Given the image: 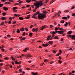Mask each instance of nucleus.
<instances>
[{
	"instance_id": "48",
	"label": "nucleus",
	"mask_w": 75,
	"mask_h": 75,
	"mask_svg": "<svg viewBox=\"0 0 75 75\" xmlns=\"http://www.w3.org/2000/svg\"><path fill=\"white\" fill-rule=\"evenodd\" d=\"M61 41H64V38H61Z\"/></svg>"
},
{
	"instance_id": "6",
	"label": "nucleus",
	"mask_w": 75,
	"mask_h": 75,
	"mask_svg": "<svg viewBox=\"0 0 75 75\" xmlns=\"http://www.w3.org/2000/svg\"><path fill=\"white\" fill-rule=\"evenodd\" d=\"M65 30H60L58 31V34H62V33H64V32Z\"/></svg>"
},
{
	"instance_id": "2",
	"label": "nucleus",
	"mask_w": 75,
	"mask_h": 75,
	"mask_svg": "<svg viewBox=\"0 0 75 75\" xmlns=\"http://www.w3.org/2000/svg\"><path fill=\"white\" fill-rule=\"evenodd\" d=\"M46 16L45 14L39 13L38 15V18L39 20L44 18Z\"/></svg>"
},
{
	"instance_id": "58",
	"label": "nucleus",
	"mask_w": 75,
	"mask_h": 75,
	"mask_svg": "<svg viewBox=\"0 0 75 75\" xmlns=\"http://www.w3.org/2000/svg\"><path fill=\"white\" fill-rule=\"evenodd\" d=\"M69 75H72V73L70 72L69 73Z\"/></svg>"
},
{
	"instance_id": "3",
	"label": "nucleus",
	"mask_w": 75,
	"mask_h": 75,
	"mask_svg": "<svg viewBox=\"0 0 75 75\" xmlns=\"http://www.w3.org/2000/svg\"><path fill=\"white\" fill-rule=\"evenodd\" d=\"M25 57L27 59H29V58L31 57H32V56H31V54L29 53L27 54H26Z\"/></svg>"
},
{
	"instance_id": "46",
	"label": "nucleus",
	"mask_w": 75,
	"mask_h": 75,
	"mask_svg": "<svg viewBox=\"0 0 75 75\" xmlns=\"http://www.w3.org/2000/svg\"><path fill=\"white\" fill-rule=\"evenodd\" d=\"M33 26H34V25H30V28H32V27H33Z\"/></svg>"
},
{
	"instance_id": "15",
	"label": "nucleus",
	"mask_w": 75,
	"mask_h": 75,
	"mask_svg": "<svg viewBox=\"0 0 75 75\" xmlns=\"http://www.w3.org/2000/svg\"><path fill=\"white\" fill-rule=\"evenodd\" d=\"M50 33H51V34H56V32L55 31H51L50 32Z\"/></svg>"
},
{
	"instance_id": "61",
	"label": "nucleus",
	"mask_w": 75,
	"mask_h": 75,
	"mask_svg": "<svg viewBox=\"0 0 75 75\" xmlns=\"http://www.w3.org/2000/svg\"><path fill=\"white\" fill-rule=\"evenodd\" d=\"M75 71L74 70H73L72 71V73H75Z\"/></svg>"
},
{
	"instance_id": "54",
	"label": "nucleus",
	"mask_w": 75,
	"mask_h": 75,
	"mask_svg": "<svg viewBox=\"0 0 75 75\" xmlns=\"http://www.w3.org/2000/svg\"><path fill=\"white\" fill-rule=\"evenodd\" d=\"M9 1L10 2H13V1L12 0H9Z\"/></svg>"
},
{
	"instance_id": "32",
	"label": "nucleus",
	"mask_w": 75,
	"mask_h": 75,
	"mask_svg": "<svg viewBox=\"0 0 75 75\" xmlns=\"http://www.w3.org/2000/svg\"><path fill=\"white\" fill-rule=\"evenodd\" d=\"M61 54V53H58L57 55H56V56L57 57H58V56H59V54Z\"/></svg>"
},
{
	"instance_id": "42",
	"label": "nucleus",
	"mask_w": 75,
	"mask_h": 75,
	"mask_svg": "<svg viewBox=\"0 0 75 75\" xmlns=\"http://www.w3.org/2000/svg\"><path fill=\"white\" fill-rule=\"evenodd\" d=\"M25 18L26 19H29V18H30V17L27 16V17H25Z\"/></svg>"
},
{
	"instance_id": "52",
	"label": "nucleus",
	"mask_w": 75,
	"mask_h": 75,
	"mask_svg": "<svg viewBox=\"0 0 75 75\" xmlns=\"http://www.w3.org/2000/svg\"><path fill=\"white\" fill-rule=\"evenodd\" d=\"M15 5H16V6H18V5H19V4H18V3H17L16 4H15Z\"/></svg>"
},
{
	"instance_id": "21",
	"label": "nucleus",
	"mask_w": 75,
	"mask_h": 75,
	"mask_svg": "<svg viewBox=\"0 0 75 75\" xmlns=\"http://www.w3.org/2000/svg\"><path fill=\"white\" fill-rule=\"evenodd\" d=\"M59 38H58V36H55L54 37V40H55V39H59Z\"/></svg>"
},
{
	"instance_id": "13",
	"label": "nucleus",
	"mask_w": 75,
	"mask_h": 75,
	"mask_svg": "<svg viewBox=\"0 0 75 75\" xmlns=\"http://www.w3.org/2000/svg\"><path fill=\"white\" fill-rule=\"evenodd\" d=\"M33 33H29V35L30 37H31L33 36Z\"/></svg>"
},
{
	"instance_id": "5",
	"label": "nucleus",
	"mask_w": 75,
	"mask_h": 75,
	"mask_svg": "<svg viewBox=\"0 0 75 75\" xmlns=\"http://www.w3.org/2000/svg\"><path fill=\"white\" fill-rule=\"evenodd\" d=\"M37 13H35L34 14V15L32 16V18H35V19H37V18L35 17V16H37Z\"/></svg>"
},
{
	"instance_id": "56",
	"label": "nucleus",
	"mask_w": 75,
	"mask_h": 75,
	"mask_svg": "<svg viewBox=\"0 0 75 75\" xmlns=\"http://www.w3.org/2000/svg\"><path fill=\"white\" fill-rule=\"evenodd\" d=\"M36 13H37V14H39L40 13V11H38Z\"/></svg>"
},
{
	"instance_id": "39",
	"label": "nucleus",
	"mask_w": 75,
	"mask_h": 75,
	"mask_svg": "<svg viewBox=\"0 0 75 75\" xmlns=\"http://www.w3.org/2000/svg\"><path fill=\"white\" fill-rule=\"evenodd\" d=\"M58 30V27H56L55 29V31H56L57 30Z\"/></svg>"
},
{
	"instance_id": "22",
	"label": "nucleus",
	"mask_w": 75,
	"mask_h": 75,
	"mask_svg": "<svg viewBox=\"0 0 75 75\" xmlns=\"http://www.w3.org/2000/svg\"><path fill=\"white\" fill-rule=\"evenodd\" d=\"M62 19H67L68 18L67 17L64 16L62 17Z\"/></svg>"
},
{
	"instance_id": "31",
	"label": "nucleus",
	"mask_w": 75,
	"mask_h": 75,
	"mask_svg": "<svg viewBox=\"0 0 75 75\" xmlns=\"http://www.w3.org/2000/svg\"><path fill=\"white\" fill-rule=\"evenodd\" d=\"M4 59L6 60H8V57H5L4 58Z\"/></svg>"
},
{
	"instance_id": "57",
	"label": "nucleus",
	"mask_w": 75,
	"mask_h": 75,
	"mask_svg": "<svg viewBox=\"0 0 75 75\" xmlns=\"http://www.w3.org/2000/svg\"><path fill=\"white\" fill-rule=\"evenodd\" d=\"M13 24H16V21H13Z\"/></svg>"
},
{
	"instance_id": "23",
	"label": "nucleus",
	"mask_w": 75,
	"mask_h": 75,
	"mask_svg": "<svg viewBox=\"0 0 75 75\" xmlns=\"http://www.w3.org/2000/svg\"><path fill=\"white\" fill-rule=\"evenodd\" d=\"M19 20H23V19H24V18L19 17Z\"/></svg>"
},
{
	"instance_id": "44",
	"label": "nucleus",
	"mask_w": 75,
	"mask_h": 75,
	"mask_svg": "<svg viewBox=\"0 0 75 75\" xmlns=\"http://www.w3.org/2000/svg\"><path fill=\"white\" fill-rule=\"evenodd\" d=\"M1 50L2 51H3V52H4V51H5V50H4V49H1Z\"/></svg>"
},
{
	"instance_id": "41",
	"label": "nucleus",
	"mask_w": 75,
	"mask_h": 75,
	"mask_svg": "<svg viewBox=\"0 0 75 75\" xmlns=\"http://www.w3.org/2000/svg\"><path fill=\"white\" fill-rule=\"evenodd\" d=\"M10 2H6L5 3V4H10Z\"/></svg>"
},
{
	"instance_id": "18",
	"label": "nucleus",
	"mask_w": 75,
	"mask_h": 75,
	"mask_svg": "<svg viewBox=\"0 0 75 75\" xmlns=\"http://www.w3.org/2000/svg\"><path fill=\"white\" fill-rule=\"evenodd\" d=\"M16 31L18 34H19V33H20V30L19 29H18Z\"/></svg>"
},
{
	"instance_id": "55",
	"label": "nucleus",
	"mask_w": 75,
	"mask_h": 75,
	"mask_svg": "<svg viewBox=\"0 0 75 75\" xmlns=\"http://www.w3.org/2000/svg\"><path fill=\"white\" fill-rule=\"evenodd\" d=\"M75 16V13H73L72 14V16H73V17Z\"/></svg>"
},
{
	"instance_id": "25",
	"label": "nucleus",
	"mask_w": 75,
	"mask_h": 75,
	"mask_svg": "<svg viewBox=\"0 0 75 75\" xmlns=\"http://www.w3.org/2000/svg\"><path fill=\"white\" fill-rule=\"evenodd\" d=\"M17 7H15L13 8V10H17Z\"/></svg>"
},
{
	"instance_id": "9",
	"label": "nucleus",
	"mask_w": 75,
	"mask_h": 75,
	"mask_svg": "<svg viewBox=\"0 0 75 75\" xmlns=\"http://www.w3.org/2000/svg\"><path fill=\"white\" fill-rule=\"evenodd\" d=\"M31 74L33 75H37L38 74V73L37 72H36V73L32 72Z\"/></svg>"
},
{
	"instance_id": "4",
	"label": "nucleus",
	"mask_w": 75,
	"mask_h": 75,
	"mask_svg": "<svg viewBox=\"0 0 75 75\" xmlns=\"http://www.w3.org/2000/svg\"><path fill=\"white\" fill-rule=\"evenodd\" d=\"M47 27L46 25H44L41 28V29L40 30V31H41V30H44V28H47Z\"/></svg>"
},
{
	"instance_id": "59",
	"label": "nucleus",
	"mask_w": 75,
	"mask_h": 75,
	"mask_svg": "<svg viewBox=\"0 0 75 75\" xmlns=\"http://www.w3.org/2000/svg\"><path fill=\"white\" fill-rule=\"evenodd\" d=\"M59 59H61V57L60 56H59Z\"/></svg>"
},
{
	"instance_id": "38",
	"label": "nucleus",
	"mask_w": 75,
	"mask_h": 75,
	"mask_svg": "<svg viewBox=\"0 0 75 75\" xmlns=\"http://www.w3.org/2000/svg\"><path fill=\"white\" fill-rule=\"evenodd\" d=\"M58 62L60 64H61L62 63V62L59 60H58Z\"/></svg>"
},
{
	"instance_id": "33",
	"label": "nucleus",
	"mask_w": 75,
	"mask_h": 75,
	"mask_svg": "<svg viewBox=\"0 0 75 75\" xmlns=\"http://www.w3.org/2000/svg\"><path fill=\"white\" fill-rule=\"evenodd\" d=\"M32 30L33 31V32H35V28H33Z\"/></svg>"
},
{
	"instance_id": "40",
	"label": "nucleus",
	"mask_w": 75,
	"mask_h": 75,
	"mask_svg": "<svg viewBox=\"0 0 75 75\" xmlns=\"http://www.w3.org/2000/svg\"><path fill=\"white\" fill-rule=\"evenodd\" d=\"M19 72H22V69H19Z\"/></svg>"
},
{
	"instance_id": "43",
	"label": "nucleus",
	"mask_w": 75,
	"mask_h": 75,
	"mask_svg": "<svg viewBox=\"0 0 75 75\" xmlns=\"http://www.w3.org/2000/svg\"><path fill=\"white\" fill-rule=\"evenodd\" d=\"M38 28H36L35 29V30L36 31V32H37V31H38Z\"/></svg>"
},
{
	"instance_id": "10",
	"label": "nucleus",
	"mask_w": 75,
	"mask_h": 75,
	"mask_svg": "<svg viewBox=\"0 0 75 75\" xmlns=\"http://www.w3.org/2000/svg\"><path fill=\"white\" fill-rule=\"evenodd\" d=\"M3 9H4V10L5 11H7V10H8V8L3 7Z\"/></svg>"
},
{
	"instance_id": "49",
	"label": "nucleus",
	"mask_w": 75,
	"mask_h": 75,
	"mask_svg": "<svg viewBox=\"0 0 75 75\" xmlns=\"http://www.w3.org/2000/svg\"><path fill=\"white\" fill-rule=\"evenodd\" d=\"M74 8H75V6H73V7H72L71 8V10H72V9H74Z\"/></svg>"
},
{
	"instance_id": "64",
	"label": "nucleus",
	"mask_w": 75,
	"mask_h": 75,
	"mask_svg": "<svg viewBox=\"0 0 75 75\" xmlns=\"http://www.w3.org/2000/svg\"><path fill=\"white\" fill-rule=\"evenodd\" d=\"M7 36V37H10V35H8Z\"/></svg>"
},
{
	"instance_id": "14",
	"label": "nucleus",
	"mask_w": 75,
	"mask_h": 75,
	"mask_svg": "<svg viewBox=\"0 0 75 75\" xmlns=\"http://www.w3.org/2000/svg\"><path fill=\"white\" fill-rule=\"evenodd\" d=\"M1 18L2 20H6L7 19V18L3 17H2Z\"/></svg>"
},
{
	"instance_id": "51",
	"label": "nucleus",
	"mask_w": 75,
	"mask_h": 75,
	"mask_svg": "<svg viewBox=\"0 0 75 75\" xmlns=\"http://www.w3.org/2000/svg\"><path fill=\"white\" fill-rule=\"evenodd\" d=\"M64 11H66V13H68L69 12V11H68V10H66Z\"/></svg>"
},
{
	"instance_id": "28",
	"label": "nucleus",
	"mask_w": 75,
	"mask_h": 75,
	"mask_svg": "<svg viewBox=\"0 0 75 75\" xmlns=\"http://www.w3.org/2000/svg\"><path fill=\"white\" fill-rule=\"evenodd\" d=\"M26 1L28 3H30L31 1V0H26Z\"/></svg>"
},
{
	"instance_id": "62",
	"label": "nucleus",
	"mask_w": 75,
	"mask_h": 75,
	"mask_svg": "<svg viewBox=\"0 0 75 75\" xmlns=\"http://www.w3.org/2000/svg\"><path fill=\"white\" fill-rule=\"evenodd\" d=\"M13 11H14V12H17V10H13Z\"/></svg>"
},
{
	"instance_id": "11",
	"label": "nucleus",
	"mask_w": 75,
	"mask_h": 75,
	"mask_svg": "<svg viewBox=\"0 0 75 75\" xmlns=\"http://www.w3.org/2000/svg\"><path fill=\"white\" fill-rule=\"evenodd\" d=\"M71 39L72 40H75V35H73L72 36Z\"/></svg>"
},
{
	"instance_id": "34",
	"label": "nucleus",
	"mask_w": 75,
	"mask_h": 75,
	"mask_svg": "<svg viewBox=\"0 0 75 75\" xmlns=\"http://www.w3.org/2000/svg\"><path fill=\"white\" fill-rule=\"evenodd\" d=\"M25 33L23 32V34L22 35L23 36H25Z\"/></svg>"
},
{
	"instance_id": "20",
	"label": "nucleus",
	"mask_w": 75,
	"mask_h": 75,
	"mask_svg": "<svg viewBox=\"0 0 75 75\" xmlns=\"http://www.w3.org/2000/svg\"><path fill=\"white\" fill-rule=\"evenodd\" d=\"M68 23L67 22H66L65 23V24L64 25L65 26V27H67V26L68 25Z\"/></svg>"
},
{
	"instance_id": "30",
	"label": "nucleus",
	"mask_w": 75,
	"mask_h": 75,
	"mask_svg": "<svg viewBox=\"0 0 75 75\" xmlns=\"http://www.w3.org/2000/svg\"><path fill=\"white\" fill-rule=\"evenodd\" d=\"M54 1H54V0H53L52 1H51L50 4H52V3H54Z\"/></svg>"
},
{
	"instance_id": "36",
	"label": "nucleus",
	"mask_w": 75,
	"mask_h": 75,
	"mask_svg": "<svg viewBox=\"0 0 75 75\" xmlns=\"http://www.w3.org/2000/svg\"><path fill=\"white\" fill-rule=\"evenodd\" d=\"M4 25V22H2L1 23L0 25Z\"/></svg>"
},
{
	"instance_id": "35",
	"label": "nucleus",
	"mask_w": 75,
	"mask_h": 75,
	"mask_svg": "<svg viewBox=\"0 0 75 75\" xmlns=\"http://www.w3.org/2000/svg\"><path fill=\"white\" fill-rule=\"evenodd\" d=\"M60 22H61V23H64V21L62 20V21H61Z\"/></svg>"
},
{
	"instance_id": "29",
	"label": "nucleus",
	"mask_w": 75,
	"mask_h": 75,
	"mask_svg": "<svg viewBox=\"0 0 75 75\" xmlns=\"http://www.w3.org/2000/svg\"><path fill=\"white\" fill-rule=\"evenodd\" d=\"M2 14L3 16H6V12L3 13Z\"/></svg>"
},
{
	"instance_id": "12",
	"label": "nucleus",
	"mask_w": 75,
	"mask_h": 75,
	"mask_svg": "<svg viewBox=\"0 0 75 75\" xmlns=\"http://www.w3.org/2000/svg\"><path fill=\"white\" fill-rule=\"evenodd\" d=\"M24 30H25V28H22L20 29V31H24Z\"/></svg>"
},
{
	"instance_id": "63",
	"label": "nucleus",
	"mask_w": 75,
	"mask_h": 75,
	"mask_svg": "<svg viewBox=\"0 0 75 75\" xmlns=\"http://www.w3.org/2000/svg\"><path fill=\"white\" fill-rule=\"evenodd\" d=\"M33 12H35L36 11V10L35 9H34V10H33Z\"/></svg>"
},
{
	"instance_id": "50",
	"label": "nucleus",
	"mask_w": 75,
	"mask_h": 75,
	"mask_svg": "<svg viewBox=\"0 0 75 75\" xmlns=\"http://www.w3.org/2000/svg\"><path fill=\"white\" fill-rule=\"evenodd\" d=\"M59 30H64V29L62 28H60V29H59Z\"/></svg>"
},
{
	"instance_id": "17",
	"label": "nucleus",
	"mask_w": 75,
	"mask_h": 75,
	"mask_svg": "<svg viewBox=\"0 0 75 75\" xmlns=\"http://www.w3.org/2000/svg\"><path fill=\"white\" fill-rule=\"evenodd\" d=\"M49 43L50 44H51V45H52L53 42H52L51 41H50L49 42Z\"/></svg>"
},
{
	"instance_id": "24",
	"label": "nucleus",
	"mask_w": 75,
	"mask_h": 75,
	"mask_svg": "<svg viewBox=\"0 0 75 75\" xmlns=\"http://www.w3.org/2000/svg\"><path fill=\"white\" fill-rule=\"evenodd\" d=\"M53 52L54 54H55L57 52V50H54L53 51Z\"/></svg>"
},
{
	"instance_id": "37",
	"label": "nucleus",
	"mask_w": 75,
	"mask_h": 75,
	"mask_svg": "<svg viewBox=\"0 0 75 75\" xmlns=\"http://www.w3.org/2000/svg\"><path fill=\"white\" fill-rule=\"evenodd\" d=\"M3 4H0V7H3Z\"/></svg>"
},
{
	"instance_id": "16",
	"label": "nucleus",
	"mask_w": 75,
	"mask_h": 75,
	"mask_svg": "<svg viewBox=\"0 0 75 75\" xmlns=\"http://www.w3.org/2000/svg\"><path fill=\"white\" fill-rule=\"evenodd\" d=\"M72 31H69L67 33V34H71V33H72Z\"/></svg>"
},
{
	"instance_id": "8",
	"label": "nucleus",
	"mask_w": 75,
	"mask_h": 75,
	"mask_svg": "<svg viewBox=\"0 0 75 75\" xmlns=\"http://www.w3.org/2000/svg\"><path fill=\"white\" fill-rule=\"evenodd\" d=\"M49 44L48 43H47L46 44H43L42 45V46H43V47H47V46H48V45Z\"/></svg>"
},
{
	"instance_id": "26",
	"label": "nucleus",
	"mask_w": 75,
	"mask_h": 75,
	"mask_svg": "<svg viewBox=\"0 0 75 75\" xmlns=\"http://www.w3.org/2000/svg\"><path fill=\"white\" fill-rule=\"evenodd\" d=\"M25 39V38H23L22 39H21V40L22 41V40H24Z\"/></svg>"
},
{
	"instance_id": "27",
	"label": "nucleus",
	"mask_w": 75,
	"mask_h": 75,
	"mask_svg": "<svg viewBox=\"0 0 75 75\" xmlns=\"http://www.w3.org/2000/svg\"><path fill=\"white\" fill-rule=\"evenodd\" d=\"M43 12L44 13V14H47V13H48V12H47L46 11H43Z\"/></svg>"
},
{
	"instance_id": "47",
	"label": "nucleus",
	"mask_w": 75,
	"mask_h": 75,
	"mask_svg": "<svg viewBox=\"0 0 75 75\" xmlns=\"http://www.w3.org/2000/svg\"><path fill=\"white\" fill-rule=\"evenodd\" d=\"M51 36L50 35L48 36H47V38H49V39H50V38L51 37Z\"/></svg>"
},
{
	"instance_id": "19",
	"label": "nucleus",
	"mask_w": 75,
	"mask_h": 75,
	"mask_svg": "<svg viewBox=\"0 0 75 75\" xmlns=\"http://www.w3.org/2000/svg\"><path fill=\"white\" fill-rule=\"evenodd\" d=\"M27 50H28V48H26L24 49V50H23V51H24V52H26V51H27Z\"/></svg>"
},
{
	"instance_id": "1",
	"label": "nucleus",
	"mask_w": 75,
	"mask_h": 75,
	"mask_svg": "<svg viewBox=\"0 0 75 75\" xmlns=\"http://www.w3.org/2000/svg\"><path fill=\"white\" fill-rule=\"evenodd\" d=\"M34 4L35 7H36L35 8V9H37V8H39L40 6L41 7V6H42V1L37 2L36 4L35 3H34Z\"/></svg>"
},
{
	"instance_id": "60",
	"label": "nucleus",
	"mask_w": 75,
	"mask_h": 75,
	"mask_svg": "<svg viewBox=\"0 0 75 75\" xmlns=\"http://www.w3.org/2000/svg\"><path fill=\"white\" fill-rule=\"evenodd\" d=\"M23 3V1H21L19 2V4H21V3Z\"/></svg>"
},
{
	"instance_id": "45",
	"label": "nucleus",
	"mask_w": 75,
	"mask_h": 75,
	"mask_svg": "<svg viewBox=\"0 0 75 75\" xmlns=\"http://www.w3.org/2000/svg\"><path fill=\"white\" fill-rule=\"evenodd\" d=\"M44 61L45 62H48V60H47V59H45L44 60Z\"/></svg>"
},
{
	"instance_id": "53",
	"label": "nucleus",
	"mask_w": 75,
	"mask_h": 75,
	"mask_svg": "<svg viewBox=\"0 0 75 75\" xmlns=\"http://www.w3.org/2000/svg\"><path fill=\"white\" fill-rule=\"evenodd\" d=\"M59 51L60 52H59V53H60V54H61V53H62V51L61 50H59Z\"/></svg>"
},
{
	"instance_id": "7",
	"label": "nucleus",
	"mask_w": 75,
	"mask_h": 75,
	"mask_svg": "<svg viewBox=\"0 0 75 75\" xmlns=\"http://www.w3.org/2000/svg\"><path fill=\"white\" fill-rule=\"evenodd\" d=\"M15 62L16 64H21V62L20 61L19 62H18L17 60L15 61Z\"/></svg>"
}]
</instances>
